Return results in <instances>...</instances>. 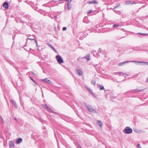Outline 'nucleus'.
Returning a JSON list of instances; mask_svg holds the SVG:
<instances>
[{"instance_id":"obj_1","label":"nucleus","mask_w":148,"mask_h":148,"mask_svg":"<svg viewBox=\"0 0 148 148\" xmlns=\"http://www.w3.org/2000/svg\"><path fill=\"white\" fill-rule=\"evenodd\" d=\"M84 104L87 109L88 110L89 112L94 113H97L96 109L91 108L92 107L91 106L88 105L85 103H84Z\"/></svg>"},{"instance_id":"obj_2","label":"nucleus","mask_w":148,"mask_h":148,"mask_svg":"<svg viewBox=\"0 0 148 148\" xmlns=\"http://www.w3.org/2000/svg\"><path fill=\"white\" fill-rule=\"evenodd\" d=\"M123 131L126 134H130L132 132L133 130L130 127H126L124 129Z\"/></svg>"},{"instance_id":"obj_3","label":"nucleus","mask_w":148,"mask_h":148,"mask_svg":"<svg viewBox=\"0 0 148 148\" xmlns=\"http://www.w3.org/2000/svg\"><path fill=\"white\" fill-rule=\"evenodd\" d=\"M56 58L57 61L59 64H61L63 62V60L61 57L60 55H56Z\"/></svg>"},{"instance_id":"obj_4","label":"nucleus","mask_w":148,"mask_h":148,"mask_svg":"<svg viewBox=\"0 0 148 148\" xmlns=\"http://www.w3.org/2000/svg\"><path fill=\"white\" fill-rule=\"evenodd\" d=\"M43 107L46 110H47L49 112H51L53 113H56L52 111L51 109L49 108L47 104H45L43 106Z\"/></svg>"},{"instance_id":"obj_5","label":"nucleus","mask_w":148,"mask_h":148,"mask_svg":"<svg viewBox=\"0 0 148 148\" xmlns=\"http://www.w3.org/2000/svg\"><path fill=\"white\" fill-rule=\"evenodd\" d=\"M10 101L11 103L13 104L15 108L16 109H17L18 108V107L15 101L13 99H11L10 100Z\"/></svg>"},{"instance_id":"obj_6","label":"nucleus","mask_w":148,"mask_h":148,"mask_svg":"<svg viewBox=\"0 0 148 148\" xmlns=\"http://www.w3.org/2000/svg\"><path fill=\"white\" fill-rule=\"evenodd\" d=\"M84 58H85V59H86L87 60V61H88V60H89L90 59V55L89 54H87L86 55V56H84V57H83V58H82V59H83ZM80 59H81V58H78L77 59L78 60H80Z\"/></svg>"},{"instance_id":"obj_7","label":"nucleus","mask_w":148,"mask_h":148,"mask_svg":"<svg viewBox=\"0 0 148 148\" xmlns=\"http://www.w3.org/2000/svg\"><path fill=\"white\" fill-rule=\"evenodd\" d=\"M71 0H70V1L67 4V9L68 10H70L71 8Z\"/></svg>"},{"instance_id":"obj_8","label":"nucleus","mask_w":148,"mask_h":148,"mask_svg":"<svg viewBox=\"0 0 148 148\" xmlns=\"http://www.w3.org/2000/svg\"><path fill=\"white\" fill-rule=\"evenodd\" d=\"M3 6L5 9H7L8 8V3L6 2H4L3 4Z\"/></svg>"},{"instance_id":"obj_9","label":"nucleus","mask_w":148,"mask_h":148,"mask_svg":"<svg viewBox=\"0 0 148 148\" xmlns=\"http://www.w3.org/2000/svg\"><path fill=\"white\" fill-rule=\"evenodd\" d=\"M41 80L42 81H44L46 82H47L49 83H50L51 82L50 80L48 79L47 78H46L45 79H42Z\"/></svg>"},{"instance_id":"obj_10","label":"nucleus","mask_w":148,"mask_h":148,"mask_svg":"<svg viewBox=\"0 0 148 148\" xmlns=\"http://www.w3.org/2000/svg\"><path fill=\"white\" fill-rule=\"evenodd\" d=\"M132 49L133 51H139L141 50V49L138 47H134L132 48Z\"/></svg>"},{"instance_id":"obj_11","label":"nucleus","mask_w":148,"mask_h":148,"mask_svg":"<svg viewBox=\"0 0 148 148\" xmlns=\"http://www.w3.org/2000/svg\"><path fill=\"white\" fill-rule=\"evenodd\" d=\"M9 145L10 147H14V142L12 141H10L9 142Z\"/></svg>"},{"instance_id":"obj_12","label":"nucleus","mask_w":148,"mask_h":148,"mask_svg":"<svg viewBox=\"0 0 148 148\" xmlns=\"http://www.w3.org/2000/svg\"><path fill=\"white\" fill-rule=\"evenodd\" d=\"M22 138H19L16 140V143L17 144L20 143L22 142Z\"/></svg>"},{"instance_id":"obj_13","label":"nucleus","mask_w":148,"mask_h":148,"mask_svg":"<svg viewBox=\"0 0 148 148\" xmlns=\"http://www.w3.org/2000/svg\"><path fill=\"white\" fill-rule=\"evenodd\" d=\"M48 46L51 48L55 52H57V50L55 49L54 47H53L52 45L50 44H48Z\"/></svg>"},{"instance_id":"obj_14","label":"nucleus","mask_w":148,"mask_h":148,"mask_svg":"<svg viewBox=\"0 0 148 148\" xmlns=\"http://www.w3.org/2000/svg\"><path fill=\"white\" fill-rule=\"evenodd\" d=\"M77 73L78 74V75L81 76L82 74V72L81 71V70L80 69H78L77 71Z\"/></svg>"},{"instance_id":"obj_15","label":"nucleus","mask_w":148,"mask_h":148,"mask_svg":"<svg viewBox=\"0 0 148 148\" xmlns=\"http://www.w3.org/2000/svg\"><path fill=\"white\" fill-rule=\"evenodd\" d=\"M144 90L143 89H139L138 90L137 89H136L134 90H133L131 92H134L135 91L140 92Z\"/></svg>"},{"instance_id":"obj_16","label":"nucleus","mask_w":148,"mask_h":148,"mask_svg":"<svg viewBox=\"0 0 148 148\" xmlns=\"http://www.w3.org/2000/svg\"><path fill=\"white\" fill-rule=\"evenodd\" d=\"M129 62V61H125L123 62H122L121 63H120L119 65L120 66H122L124 64H126V63H128Z\"/></svg>"},{"instance_id":"obj_17","label":"nucleus","mask_w":148,"mask_h":148,"mask_svg":"<svg viewBox=\"0 0 148 148\" xmlns=\"http://www.w3.org/2000/svg\"><path fill=\"white\" fill-rule=\"evenodd\" d=\"M97 124L100 127H101L102 125V122L100 121H99L97 122Z\"/></svg>"},{"instance_id":"obj_18","label":"nucleus","mask_w":148,"mask_h":148,"mask_svg":"<svg viewBox=\"0 0 148 148\" xmlns=\"http://www.w3.org/2000/svg\"><path fill=\"white\" fill-rule=\"evenodd\" d=\"M88 3L90 4H91L93 3L95 4L97 3V2L95 1H89V2Z\"/></svg>"},{"instance_id":"obj_19","label":"nucleus","mask_w":148,"mask_h":148,"mask_svg":"<svg viewBox=\"0 0 148 148\" xmlns=\"http://www.w3.org/2000/svg\"><path fill=\"white\" fill-rule=\"evenodd\" d=\"M131 1H127L125 2V4L126 5H129L131 4Z\"/></svg>"},{"instance_id":"obj_20","label":"nucleus","mask_w":148,"mask_h":148,"mask_svg":"<svg viewBox=\"0 0 148 148\" xmlns=\"http://www.w3.org/2000/svg\"><path fill=\"white\" fill-rule=\"evenodd\" d=\"M29 78H30V79L33 81V82L36 84V85H35V86H36V85H38V84L35 81V80L33 79L32 78H31V77H30Z\"/></svg>"},{"instance_id":"obj_21","label":"nucleus","mask_w":148,"mask_h":148,"mask_svg":"<svg viewBox=\"0 0 148 148\" xmlns=\"http://www.w3.org/2000/svg\"><path fill=\"white\" fill-rule=\"evenodd\" d=\"M99 86L100 88V90H103L104 89V87L103 86L99 85Z\"/></svg>"},{"instance_id":"obj_22","label":"nucleus","mask_w":148,"mask_h":148,"mask_svg":"<svg viewBox=\"0 0 148 148\" xmlns=\"http://www.w3.org/2000/svg\"><path fill=\"white\" fill-rule=\"evenodd\" d=\"M138 34L144 36H148V34H142L141 33H138Z\"/></svg>"},{"instance_id":"obj_23","label":"nucleus","mask_w":148,"mask_h":148,"mask_svg":"<svg viewBox=\"0 0 148 148\" xmlns=\"http://www.w3.org/2000/svg\"><path fill=\"white\" fill-rule=\"evenodd\" d=\"M91 83L92 84H93V85H95L96 82L94 80H92L91 82Z\"/></svg>"},{"instance_id":"obj_24","label":"nucleus","mask_w":148,"mask_h":148,"mask_svg":"<svg viewBox=\"0 0 148 148\" xmlns=\"http://www.w3.org/2000/svg\"><path fill=\"white\" fill-rule=\"evenodd\" d=\"M119 26V25L117 24H115L113 26V27L114 28L116 27H117Z\"/></svg>"},{"instance_id":"obj_25","label":"nucleus","mask_w":148,"mask_h":148,"mask_svg":"<svg viewBox=\"0 0 148 148\" xmlns=\"http://www.w3.org/2000/svg\"><path fill=\"white\" fill-rule=\"evenodd\" d=\"M117 73H119L121 74H123V75H125V74H124L123 73H121V72H116L114 73V74H115V75H116V74Z\"/></svg>"},{"instance_id":"obj_26","label":"nucleus","mask_w":148,"mask_h":148,"mask_svg":"<svg viewBox=\"0 0 148 148\" xmlns=\"http://www.w3.org/2000/svg\"><path fill=\"white\" fill-rule=\"evenodd\" d=\"M0 118H1V120L2 123L3 124L4 123L2 117L1 116H0Z\"/></svg>"},{"instance_id":"obj_27","label":"nucleus","mask_w":148,"mask_h":148,"mask_svg":"<svg viewBox=\"0 0 148 148\" xmlns=\"http://www.w3.org/2000/svg\"><path fill=\"white\" fill-rule=\"evenodd\" d=\"M66 29H67V28L66 27H63L62 28V30L64 31H65Z\"/></svg>"},{"instance_id":"obj_28","label":"nucleus","mask_w":148,"mask_h":148,"mask_svg":"<svg viewBox=\"0 0 148 148\" xmlns=\"http://www.w3.org/2000/svg\"><path fill=\"white\" fill-rule=\"evenodd\" d=\"M34 41H35V42H36V46L38 47V43H37V41L35 39H34Z\"/></svg>"},{"instance_id":"obj_29","label":"nucleus","mask_w":148,"mask_h":148,"mask_svg":"<svg viewBox=\"0 0 148 148\" xmlns=\"http://www.w3.org/2000/svg\"><path fill=\"white\" fill-rule=\"evenodd\" d=\"M77 148H82L81 147V146L79 145L77 146Z\"/></svg>"},{"instance_id":"obj_30","label":"nucleus","mask_w":148,"mask_h":148,"mask_svg":"<svg viewBox=\"0 0 148 148\" xmlns=\"http://www.w3.org/2000/svg\"><path fill=\"white\" fill-rule=\"evenodd\" d=\"M101 49L100 48H99L98 50V52L99 53H101Z\"/></svg>"},{"instance_id":"obj_31","label":"nucleus","mask_w":148,"mask_h":148,"mask_svg":"<svg viewBox=\"0 0 148 148\" xmlns=\"http://www.w3.org/2000/svg\"><path fill=\"white\" fill-rule=\"evenodd\" d=\"M131 2H131V4L132 5H133V4H134L136 3H135L133 1H131Z\"/></svg>"},{"instance_id":"obj_32","label":"nucleus","mask_w":148,"mask_h":148,"mask_svg":"<svg viewBox=\"0 0 148 148\" xmlns=\"http://www.w3.org/2000/svg\"><path fill=\"white\" fill-rule=\"evenodd\" d=\"M137 147L138 148H141V147H140V144H138L137 145Z\"/></svg>"},{"instance_id":"obj_33","label":"nucleus","mask_w":148,"mask_h":148,"mask_svg":"<svg viewBox=\"0 0 148 148\" xmlns=\"http://www.w3.org/2000/svg\"><path fill=\"white\" fill-rule=\"evenodd\" d=\"M92 12V11L91 10H90L88 11V13H91Z\"/></svg>"},{"instance_id":"obj_34","label":"nucleus","mask_w":148,"mask_h":148,"mask_svg":"<svg viewBox=\"0 0 148 148\" xmlns=\"http://www.w3.org/2000/svg\"><path fill=\"white\" fill-rule=\"evenodd\" d=\"M28 39L29 40H34V39H33V38H28Z\"/></svg>"},{"instance_id":"obj_35","label":"nucleus","mask_w":148,"mask_h":148,"mask_svg":"<svg viewBox=\"0 0 148 148\" xmlns=\"http://www.w3.org/2000/svg\"><path fill=\"white\" fill-rule=\"evenodd\" d=\"M97 66V64H96L94 65V66L95 68H96Z\"/></svg>"},{"instance_id":"obj_36","label":"nucleus","mask_w":148,"mask_h":148,"mask_svg":"<svg viewBox=\"0 0 148 148\" xmlns=\"http://www.w3.org/2000/svg\"><path fill=\"white\" fill-rule=\"evenodd\" d=\"M146 83L148 82V77L147 78V79L146 81Z\"/></svg>"},{"instance_id":"obj_37","label":"nucleus","mask_w":148,"mask_h":148,"mask_svg":"<svg viewBox=\"0 0 148 148\" xmlns=\"http://www.w3.org/2000/svg\"><path fill=\"white\" fill-rule=\"evenodd\" d=\"M14 120H16V121H17V119L16 118V117H15L14 118Z\"/></svg>"},{"instance_id":"obj_38","label":"nucleus","mask_w":148,"mask_h":148,"mask_svg":"<svg viewBox=\"0 0 148 148\" xmlns=\"http://www.w3.org/2000/svg\"><path fill=\"white\" fill-rule=\"evenodd\" d=\"M131 62H136L135 61H131Z\"/></svg>"},{"instance_id":"obj_39","label":"nucleus","mask_w":148,"mask_h":148,"mask_svg":"<svg viewBox=\"0 0 148 148\" xmlns=\"http://www.w3.org/2000/svg\"><path fill=\"white\" fill-rule=\"evenodd\" d=\"M143 63H146V64H147V65H148V62H143Z\"/></svg>"},{"instance_id":"obj_40","label":"nucleus","mask_w":148,"mask_h":148,"mask_svg":"<svg viewBox=\"0 0 148 148\" xmlns=\"http://www.w3.org/2000/svg\"><path fill=\"white\" fill-rule=\"evenodd\" d=\"M65 0H60L59 1L60 2V1H65Z\"/></svg>"},{"instance_id":"obj_41","label":"nucleus","mask_w":148,"mask_h":148,"mask_svg":"<svg viewBox=\"0 0 148 148\" xmlns=\"http://www.w3.org/2000/svg\"><path fill=\"white\" fill-rule=\"evenodd\" d=\"M65 1H68V2H69L70 1H69V0H66Z\"/></svg>"},{"instance_id":"obj_42","label":"nucleus","mask_w":148,"mask_h":148,"mask_svg":"<svg viewBox=\"0 0 148 148\" xmlns=\"http://www.w3.org/2000/svg\"><path fill=\"white\" fill-rule=\"evenodd\" d=\"M54 18H57V16H55L54 17Z\"/></svg>"},{"instance_id":"obj_43","label":"nucleus","mask_w":148,"mask_h":148,"mask_svg":"<svg viewBox=\"0 0 148 148\" xmlns=\"http://www.w3.org/2000/svg\"><path fill=\"white\" fill-rule=\"evenodd\" d=\"M84 20H85V19H84L83 20V22H84V23H85V22L84 21Z\"/></svg>"},{"instance_id":"obj_44","label":"nucleus","mask_w":148,"mask_h":148,"mask_svg":"<svg viewBox=\"0 0 148 148\" xmlns=\"http://www.w3.org/2000/svg\"><path fill=\"white\" fill-rule=\"evenodd\" d=\"M32 74H34V75H35V74L34 73H32Z\"/></svg>"},{"instance_id":"obj_45","label":"nucleus","mask_w":148,"mask_h":148,"mask_svg":"<svg viewBox=\"0 0 148 148\" xmlns=\"http://www.w3.org/2000/svg\"><path fill=\"white\" fill-rule=\"evenodd\" d=\"M117 7V6L116 7H115L114 8H116Z\"/></svg>"},{"instance_id":"obj_46","label":"nucleus","mask_w":148,"mask_h":148,"mask_svg":"<svg viewBox=\"0 0 148 148\" xmlns=\"http://www.w3.org/2000/svg\"><path fill=\"white\" fill-rule=\"evenodd\" d=\"M16 21L17 22H18V21H17V20H16Z\"/></svg>"},{"instance_id":"obj_47","label":"nucleus","mask_w":148,"mask_h":148,"mask_svg":"<svg viewBox=\"0 0 148 148\" xmlns=\"http://www.w3.org/2000/svg\"><path fill=\"white\" fill-rule=\"evenodd\" d=\"M138 62L139 63H141V62Z\"/></svg>"},{"instance_id":"obj_48","label":"nucleus","mask_w":148,"mask_h":148,"mask_svg":"<svg viewBox=\"0 0 148 148\" xmlns=\"http://www.w3.org/2000/svg\"><path fill=\"white\" fill-rule=\"evenodd\" d=\"M51 18L53 19V17H52Z\"/></svg>"}]
</instances>
